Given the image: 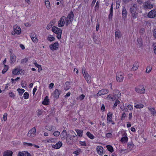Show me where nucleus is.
Returning a JSON list of instances; mask_svg holds the SVG:
<instances>
[{
  "instance_id": "16",
  "label": "nucleus",
  "mask_w": 156,
  "mask_h": 156,
  "mask_svg": "<svg viewBox=\"0 0 156 156\" xmlns=\"http://www.w3.org/2000/svg\"><path fill=\"white\" fill-rule=\"evenodd\" d=\"M147 16L148 17L153 18L156 16V11L153 10L150 11L148 13Z\"/></svg>"
},
{
  "instance_id": "18",
  "label": "nucleus",
  "mask_w": 156,
  "mask_h": 156,
  "mask_svg": "<svg viewBox=\"0 0 156 156\" xmlns=\"http://www.w3.org/2000/svg\"><path fill=\"white\" fill-rule=\"evenodd\" d=\"M96 149L97 152L99 155H102L103 154V148L102 146H98L97 147Z\"/></svg>"
},
{
  "instance_id": "26",
  "label": "nucleus",
  "mask_w": 156,
  "mask_h": 156,
  "mask_svg": "<svg viewBox=\"0 0 156 156\" xmlns=\"http://www.w3.org/2000/svg\"><path fill=\"white\" fill-rule=\"evenodd\" d=\"M139 67V64L137 62H135L133 65V67L132 68V70L133 71L136 70Z\"/></svg>"
},
{
  "instance_id": "41",
  "label": "nucleus",
  "mask_w": 156,
  "mask_h": 156,
  "mask_svg": "<svg viewBox=\"0 0 156 156\" xmlns=\"http://www.w3.org/2000/svg\"><path fill=\"white\" fill-rule=\"evenodd\" d=\"M81 150L80 149H78L76 151L73 152V154H75L76 156L79 155L80 153L81 152Z\"/></svg>"
},
{
  "instance_id": "17",
  "label": "nucleus",
  "mask_w": 156,
  "mask_h": 156,
  "mask_svg": "<svg viewBox=\"0 0 156 156\" xmlns=\"http://www.w3.org/2000/svg\"><path fill=\"white\" fill-rule=\"evenodd\" d=\"M52 31L56 34L62 32L61 29L57 27H53L52 28Z\"/></svg>"
},
{
  "instance_id": "34",
  "label": "nucleus",
  "mask_w": 156,
  "mask_h": 156,
  "mask_svg": "<svg viewBox=\"0 0 156 156\" xmlns=\"http://www.w3.org/2000/svg\"><path fill=\"white\" fill-rule=\"evenodd\" d=\"M48 97H45L44 101H43L42 104L44 105H47L48 104L49 100L48 99Z\"/></svg>"
},
{
  "instance_id": "63",
  "label": "nucleus",
  "mask_w": 156,
  "mask_h": 156,
  "mask_svg": "<svg viewBox=\"0 0 156 156\" xmlns=\"http://www.w3.org/2000/svg\"><path fill=\"white\" fill-rule=\"evenodd\" d=\"M24 156H32L27 151H25Z\"/></svg>"
},
{
  "instance_id": "9",
  "label": "nucleus",
  "mask_w": 156,
  "mask_h": 156,
  "mask_svg": "<svg viewBox=\"0 0 156 156\" xmlns=\"http://www.w3.org/2000/svg\"><path fill=\"white\" fill-rule=\"evenodd\" d=\"M82 72L83 76L87 83H90L91 79L90 76L85 70H84L83 72L82 71Z\"/></svg>"
},
{
  "instance_id": "3",
  "label": "nucleus",
  "mask_w": 156,
  "mask_h": 156,
  "mask_svg": "<svg viewBox=\"0 0 156 156\" xmlns=\"http://www.w3.org/2000/svg\"><path fill=\"white\" fill-rule=\"evenodd\" d=\"M143 7L144 9H150L153 8V5L151 3L149 0H147L143 3Z\"/></svg>"
},
{
  "instance_id": "29",
  "label": "nucleus",
  "mask_w": 156,
  "mask_h": 156,
  "mask_svg": "<svg viewBox=\"0 0 156 156\" xmlns=\"http://www.w3.org/2000/svg\"><path fill=\"white\" fill-rule=\"evenodd\" d=\"M21 71L20 69L15 68L12 71V73L13 74L16 75L20 73V71Z\"/></svg>"
},
{
  "instance_id": "49",
  "label": "nucleus",
  "mask_w": 156,
  "mask_h": 156,
  "mask_svg": "<svg viewBox=\"0 0 156 156\" xmlns=\"http://www.w3.org/2000/svg\"><path fill=\"white\" fill-rule=\"evenodd\" d=\"M29 95L28 93L27 92H26L23 94V97L25 99H27L29 98Z\"/></svg>"
},
{
  "instance_id": "4",
  "label": "nucleus",
  "mask_w": 156,
  "mask_h": 156,
  "mask_svg": "<svg viewBox=\"0 0 156 156\" xmlns=\"http://www.w3.org/2000/svg\"><path fill=\"white\" fill-rule=\"evenodd\" d=\"M66 139V142L68 144H72L73 142H75L77 140L76 139H73L72 136L69 134L67 135Z\"/></svg>"
},
{
  "instance_id": "2",
  "label": "nucleus",
  "mask_w": 156,
  "mask_h": 156,
  "mask_svg": "<svg viewBox=\"0 0 156 156\" xmlns=\"http://www.w3.org/2000/svg\"><path fill=\"white\" fill-rule=\"evenodd\" d=\"M74 17V14L72 11H71L68 15L66 17H65V23L66 26H68L72 23Z\"/></svg>"
},
{
  "instance_id": "60",
  "label": "nucleus",
  "mask_w": 156,
  "mask_h": 156,
  "mask_svg": "<svg viewBox=\"0 0 156 156\" xmlns=\"http://www.w3.org/2000/svg\"><path fill=\"white\" fill-rule=\"evenodd\" d=\"M9 97L12 98H14L15 96V94L12 92H10L9 93Z\"/></svg>"
},
{
  "instance_id": "32",
  "label": "nucleus",
  "mask_w": 156,
  "mask_h": 156,
  "mask_svg": "<svg viewBox=\"0 0 156 156\" xmlns=\"http://www.w3.org/2000/svg\"><path fill=\"white\" fill-rule=\"evenodd\" d=\"M121 37V32L119 31L115 32V39H118Z\"/></svg>"
},
{
  "instance_id": "30",
  "label": "nucleus",
  "mask_w": 156,
  "mask_h": 156,
  "mask_svg": "<svg viewBox=\"0 0 156 156\" xmlns=\"http://www.w3.org/2000/svg\"><path fill=\"white\" fill-rule=\"evenodd\" d=\"M148 109L151 112V114H152L153 115H156V112L155 109L154 108L150 107H148Z\"/></svg>"
},
{
  "instance_id": "19",
  "label": "nucleus",
  "mask_w": 156,
  "mask_h": 156,
  "mask_svg": "<svg viewBox=\"0 0 156 156\" xmlns=\"http://www.w3.org/2000/svg\"><path fill=\"white\" fill-rule=\"evenodd\" d=\"M16 60V56L13 53H11L10 54V63L12 64L14 63Z\"/></svg>"
},
{
  "instance_id": "25",
  "label": "nucleus",
  "mask_w": 156,
  "mask_h": 156,
  "mask_svg": "<svg viewBox=\"0 0 156 156\" xmlns=\"http://www.w3.org/2000/svg\"><path fill=\"white\" fill-rule=\"evenodd\" d=\"M12 151L8 150L4 152L3 156H12Z\"/></svg>"
},
{
  "instance_id": "62",
  "label": "nucleus",
  "mask_w": 156,
  "mask_h": 156,
  "mask_svg": "<svg viewBox=\"0 0 156 156\" xmlns=\"http://www.w3.org/2000/svg\"><path fill=\"white\" fill-rule=\"evenodd\" d=\"M151 69L150 67H148L147 68L146 71L147 73H150L151 71Z\"/></svg>"
},
{
  "instance_id": "48",
  "label": "nucleus",
  "mask_w": 156,
  "mask_h": 156,
  "mask_svg": "<svg viewBox=\"0 0 156 156\" xmlns=\"http://www.w3.org/2000/svg\"><path fill=\"white\" fill-rule=\"evenodd\" d=\"M120 103V101L118 100H116L114 104V106L113 107V109H115V107L117 106L118 104Z\"/></svg>"
},
{
  "instance_id": "42",
  "label": "nucleus",
  "mask_w": 156,
  "mask_h": 156,
  "mask_svg": "<svg viewBox=\"0 0 156 156\" xmlns=\"http://www.w3.org/2000/svg\"><path fill=\"white\" fill-rule=\"evenodd\" d=\"M23 144L24 146H27V147H32L33 145V144L32 143H26L25 142H24L23 143Z\"/></svg>"
},
{
  "instance_id": "52",
  "label": "nucleus",
  "mask_w": 156,
  "mask_h": 156,
  "mask_svg": "<svg viewBox=\"0 0 156 156\" xmlns=\"http://www.w3.org/2000/svg\"><path fill=\"white\" fill-rule=\"evenodd\" d=\"M153 36L154 38L156 40V29L153 30Z\"/></svg>"
},
{
  "instance_id": "54",
  "label": "nucleus",
  "mask_w": 156,
  "mask_h": 156,
  "mask_svg": "<svg viewBox=\"0 0 156 156\" xmlns=\"http://www.w3.org/2000/svg\"><path fill=\"white\" fill-rule=\"evenodd\" d=\"M85 95L84 94H81V95L79 98V99L80 101L82 100L84 98Z\"/></svg>"
},
{
  "instance_id": "27",
  "label": "nucleus",
  "mask_w": 156,
  "mask_h": 156,
  "mask_svg": "<svg viewBox=\"0 0 156 156\" xmlns=\"http://www.w3.org/2000/svg\"><path fill=\"white\" fill-rule=\"evenodd\" d=\"M67 134L66 131V130L64 129L62 132L60 136L62 139H64L66 138V136H67Z\"/></svg>"
},
{
  "instance_id": "56",
  "label": "nucleus",
  "mask_w": 156,
  "mask_h": 156,
  "mask_svg": "<svg viewBox=\"0 0 156 156\" xmlns=\"http://www.w3.org/2000/svg\"><path fill=\"white\" fill-rule=\"evenodd\" d=\"M99 3L98 1H97L96 2V5L95 6V10H96V9H98L99 7Z\"/></svg>"
},
{
  "instance_id": "51",
  "label": "nucleus",
  "mask_w": 156,
  "mask_h": 156,
  "mask_svg": "<svg viewBox=\"0 0 156 156\" xmlns=\"http://www.w3.org/2000/svg\"><path fill=\"white\" fill-rule=\"evenodd\" d=\"M53 134L54 136H57L60 134V132L58 131H56L53 133Z\"/></svg>"
},
{
  "instance_id": "21",
  "label": "nucleus",
  "mask_w": 156,
  "mask_h": 156,
  "mask_svg": "<svg viewBox=\"0 0 156 156\" xmlns=\"http://www.w3.org/2000/svg\"><path fill=\"white\" fill-rule=\"evenodd\" d=\"M60 93L58 89H55L53 92V96L56 98H58L59 97Z\"/></svg>"
},
{
  "instance_id": "12",
  "label": "nucleus",
  "mask_w": 156,
  "mask_h": 156,
  "mask_svg": "<svg viewBox=\"0 0 156 156\" xmlns=\"http://www.w3.org/2000/svg\"><path fill=\"white\" fill-rule=\"evenodd\" d=\"M108 92V89H102L99 90L97 93V96H100L102 95L107 94Z\"/></svg>"
},
{
  "instance_id": "44",
  "label": "nucleus",
  "mask_w": 156,
  "mask_h": 156,
  "mask_svg": "<svg viewBox=\"0 0 156 156\" xmlns=\"http://www.w3.org/2000/svg\"><path fill=\"white\" fill-rule=\"evenodd\" d=\"M45 4L46 7L48 9H49L50 7V5L49 2L48 0H45Z\"/></svg>"
},
{
  "instance_id": "43",
  "label": "nucleus",
  "mask_w": 156,
  "mask_h": 156,
  "mask_svg": "<svg viewBox=\"0 0 156 156\" xmlns=\"http://www.w3.org/2000/svg\"><path fill=\"white\" fill-rule=\"evenodd\" d=\"M128 138L127 136H125L122 137L121 139V141L122 143L127 142L128 141Z\"/></svg>"
},
{
  "instance_id": "15",
  "label": "nucleus",
  "mask_w": 156,
  "mask_h": 156,
  "mask_svg": "<svg viewBox=\"0 0 156 156\" xmlns=\"http://www.w3.org/2000/svg\"><path fill=\"white\" fill-rule=\"evenodd\" d=\"M113 94L114 98L116 99L119 98L121 96V93L120 92L116 89H115L113 91Z\"/></svg>"
},
{
  "instance_id": "64",
  "label": "nucleus",
  "mask_w": 156,
  "mask_h": 156,
  "mask_svg": "<svg viewBox=\"0 0 156 156\" xmlns=\"http://www.w3.org/2000/svg\"><path fill=\"white\" fill-rule=\"evenodd\" d=\"M153 46H154V52L156 55V43L153 44Z\"/></svg>"
},
{
  "instance_id": "23",
  "label": "nucleus",
  "mask_w": 156,
  "mask_h": 156,
  "mask_svg": "<svg viewBox=\"0 0 156 156\" xmlns=\"http://www.w3.org/2000/svg\"><path fill=\"white\" fill-rule=\"evenodd\" d=\"M70 83L69 82L67 81L65 83L64 86V89L65 90H67L70 88Z\"/></svg>"
},
{
  "instance_id": "53",
  "label": "nucleus",
  "mask_w": 156,
  "mask_h": 156,
  "mask_svg": "<svg viewBox=\"0 0 156 156\" xmlns=\"http://www.w3.org/2000/svg\"><path fill=\"white\" fill-rule=\"evenodd\" d=\"M25 151L20 152L18 155V156H24Z\"/></svg>"
},
{
  "instance_id": "22",
  "label": "nucleus",
  "mask_w": 156,
  "mask_h": 156,
  "mask_svg": "<svg viewBox=\"0 0 156 156\" xmlns=\"http://www.w3.org/2000/svg\"><path fill=\"white\" fill-rule=\"evenodd\" d=\"M112 114L110 112H109L108 113L107 119V123L110 122L112 121Z\"/></svg>"
},
{
  "instance_id": "50",
  "label": "nucleus",
  "mask_w": 156,
  "mask_h": 156,
  "mask_svg": "<svg viewBox=\"0 0 156 156\" xmlns=\"http://www.w3.org/2000/svg\"><path fill=\"white\" fill-rule=\"evenodd\" d=\"M45 129L49 131H51L53 129V126H47L45 127Z\"/></svg>"
},
{
  "instance_id": "31",
  "label": "nucleus",
  "mask_w": 156,
  "mask_h": 156,
  "mask_svg": "<svg viewBox=\"0 0 156 156\" xmlns=\"http://www.w3.org/2000/svg\"><path fill=\"white\" fill-rule=\"evenodd\" d=\"M75 131L77 133L78 136L81 137L83 135V131L81 129H75Z\"/></svg>"
},
{
  "instance_id": "5",
  "label": "nucleus",
  "mask_w": 156,
  "mask_h": 156,
  "mask_svg": "<svg viewBox=\"0 0 156 156\" xmlns=\"http://www.w3.org/2000/svg\"><path fill=\"white\" fill-rule=\"evenodd\" d=\"M124 73L120 72H118L116 75V80L117 81L120 82L123 81L124 79Z\"/></svg>"
},
{
  "instance_id": "35",
  "label": "nucleus",
  "mask_w": 156,
  "mask_h": 156,
  "mask_svg": "<svg viewBox=\"0 0 156 156\" xmlns=\"http://www.w3.org/2000/svg\"><path fill=\"white\" fill-rule=\"evenodd\" d=\"M106 147L108 150L110 152L112 153L114 151L113 147L110 145H107L106 146Z\"/></svg>"
},
{
  "instance_id": "11",
  "label": "nucleus",
  "mask_w": 156,
  "mask_h": 156,
  "mask_svg": "<svg viewBox=\"0 0 156 156\" xmlns=\"http://www.w3.org/2000/svg\"><path fill=\"white\" fill-rule=\"evenodd\" d=\"M59 44L58 42H55L53 44H51L49 45L50 49L52 51L57 50L58 48Z\"/></svg>"
},
{
  "instance_id": "37",
  "label": "nucleus",
  "mask_w": 156,
  "mask_h": 156,
  "mask_svg": "<svg viewBox=\"0 0 156 156\" xmlns=\"http://www.w3.org/2000/svg\"><path fill=\"white\" fill-rule=\"evenodd\" d=\"M17 90L19 94L20 95H22L25 91L23 89L18 88Z\"/></svg>"
},
{
  "instance_id": "40",
  "label": "nucleus",
  "mask_w": 156,
  "mask_h": 156,
  "mask_svg": "<svg viewBox=\"0 0 156 156\" xmlns=\"http://www.w3.org/2000/svg\"><path fill=\"white\" fill-rule=\"evenodd\" d=\"M86 134L87 136L91 139H94V136L91 133H90L89 132H87Z\"/></svg>"
},
{
  "instance_id": "58",
  "label": "nucleus",
  "mask_w": 156,
  "mask_h": 156,
  "mask_svg": "<svg viewBox=\"0 0 156 156\" xmlns=\"http://www.w3.org/2000/svg\"><path fill=\"white\" fill-rule=\"evenodd\" d=\"M127 107L130 110H132L133 108V105H128L127 106Z\"/></svg>"
},
{
  "instance_id": "7",
  "label": "nucleus",
  "mask_w": 156,
  "mask_h": 156,
  "mask_svg": "<svg viewBox=\"0 0 156 156\" xmlns=\"http://www.w3.org/2000/svg\"><path fill=\"white\" fill-rule=\"evenodd\" d=\"M135 90L136 92L140 94H144L145 93L144 88V87L141 88V86H137L135 87Z\"/></svg>"
},
{
  "instance_id": "20",
  "label": "nucleus",
  "mask_w": 156,
  "mask_h": 156,
  "mask_svg": "<svg viewBox=\"0 0 156 156\" xmlns=\"http://www.w3.org/2000/svg\"><path fill=\"white\" fill-rule=\"evenodd\" d=\"M62 145V143L61 142L59 141L55 145H52V147L55 149H58L61 147Z\"/></svg>"
},
{
  "instance_id": "39",
  "label": "nucleus",
  "mask_w": 156,
  "mask_h": 156,
  "mask_svg": "<svg viewBox=\"0 0 156 156\" xmlns=\"http://www.w3.org/2000/svg\"><path fill=\"white\" fill-rule=\"evenodd\" d=\"M8 66L4 64V68L2 71V74H4L8 70Z\"/></svg>"
},
{
  "instance_id": "61",
  "label": "nucleus",
  "mask_w": 156,
  "mask_h": 156,
  "mask_svg": "<svg viewBox=\"0 0 156 156\" xmlns=\"http://www.w3.org/2000/svg\"><path fill=\"white\" fill-rule=\"evenodd\" d=\"M120 2L119 1H118L116 2V8L117 9H118L119 8V7L120 6Z\"/></svg>"
},
{
  "instance_id": "33",
  "label": "nucleus",
  "mask_w": 156,
  "mask_h": 156,
  "mask_svg": "<svg viewBox=\"0 0 156 156\" xmlns=\"http://www.w3.org/2000/svg\"><path fill=\"white\" fill-rule=\"evenodd\" d=\"M57 138H54L49 139L47 141V142L49 143H56L57 142Z\"/></svg>"
},
{
  "instance_id": "13",
  "label": "nucleus",
  "mask_w": 156,
  "mask_h": 156,
  "mask_svg": "<svg viewBox=\"0 0 156 156\" xmlns=\"http://www.w3.org/2000/svg\"><path fill=\"white\" fill-rule=\"evenodd\" d=\"M15 27H14V30L12 32V34L13 35H15L16 34H20L21 32V28L18 27H16V28H15Z\"/></svg>"
},
{
  "instance_id": "6",
  "label": "nucleus",
  "mask_w": 156,
  "mask_h": 156,
  "mask_svg": "<svg viewBox=\"0 0 156 156\" xmlns=\"http://www.w3.org/2000/svg\"><path fill=\"white\" fill-rule=\"evenodd\" d=\"M36 130L35 127H33L30 129L29 131L28 134V136L30 137H34L35 136Z\"/></svg>"
},
{
  "instance_id": "46",
  "label": "nucleus",
  "mask_w": 156,
  "mask_h": 156,
  "mask_svg": "<svg viewBox=\"0 0 156 156\" xmlns=\"http://www.w3.org/2000/svg\"><path fill=\"white\" fill-rule=\"evenodd\" d=\"M28 59L27 58H25L21 60V64H23L27 62L28 61Z\"/></svg>"
},
{
  "instance_id": "38",
  "label": "nucleus",
  "mask_w": 156,
  "mask_h": 156,
  "mask_svg": "<svg viewBox=\"0 0 156 156\" xmlns=\"http://www.w3.org/2000/svg\"><path fill=\"white\" fill-rule=\"evenodd\" d=\"M114 98L112 96V95L109 94L108 96L106 98V99L110 101H113L115 100Z\"/></svg>"
},
{
  "instance_id": "28",
  "label": "nucleus",
  "mask_w": 156,
  "mask_h": 156,
  "mask_svg": "<svg viewBox=\"0 0 156 156\" xmlns=\"http://www.w3.org/2000/svg\"><path fill=\"white\" fill-rule=\"evenodd\" d=\"M113 16V3H112L110 9V12L108 16V17L109 19H111Z\"/></svg>"
},
{
  "instance_id": "45",
  "label": "nucleus",
  "mask_w": 156,
  "mask_h": 156,
  "mask_svg": "<svg viewBox=\"0 0 156 156\" xmlns=\"http://www.w3.org/2000/svg\"><path fill=\"white\" fill-rule=\"evenodd\" d=\"M34 64L35 65V66L38 68V72H40L42 70V67L41 65L38 64L37 63H34Z\"/></svg>"
},
{
  "instance_id": "57",
  "label": "nucleus",
  "mask_w": 156,
  "mask_h": 156,
  "mask_svg": "<svg viewBox=\"0 0 156 156\" xmlns=\"http://www.w3.org/2000/svg\"><path fill=\"white\" fill-rule=\"evenodd\" d=\"M80 144L82 146H86V143L85 141H80Z\"/></svg>"
},
{
  "instance_id": "10",
  "label": "nucleus",
  "mask_w": 156,
  "mask_h": 156,
  "mask_svg": "<svg viewBox=\"0 0 156 156\" xmlns=\"http://www.w3.org/2000/svg\"><path fill=\"white\" fill-rule=\"evenodd\" d=\"M65 16H62L59 20L58 22V26L59 27H63L65 23Z\"/></svg>"
},
{
  "instance_id": "1",
  "label": "nucleus",
  "mask_w": 156,
  "mask_h": 156,
  "mask_svg": "<svg viewBox=\"0 0 156 156\" xmlns=\"http://www.w3.org/2000/svg\"><path fill=\"white\" fill-rule=\"evenodd\" d=\"M136 4H134L130 7V12L131 14V18L132 22L133 23L134 20L137 17L138 11Z\"/></svg>"
},
{
  "instance_id": "55",
  "label": "nucleus",
  "mask_w": 156,
  "mask_h": 156,
  "mask_svg": "<svg viewBox=\"0 0 156 156\" xmlns=\"http://www.w3.org/2000/svg\"><path fill=\"white\" fill-rule=\"evenodd\" d=\"M7 113H5L3 116V119L4 121L6 120L7 119Z\"/></svg>"
},
{
  "instance_id": "47",
  "label": "nucleus",
  "mask_w": 156,
  "mask_h": 156,
  "mask_svg": "<svg viewBox=\"0 0 156 156\" xmlns=\"http://www.w3.org/2000/svg\"><path fill=\"white\" fill-rule=\"evenodd\" d=\"M47 39L48 41L51 42L55 40V38L53 37H48Z\"/></svg>"
},
{
  "instance_id": "8",
  "label": "nucleus",
  "mask_w": 156,
  "mask_h": 156,
  "mask_svg": "<svg viewBox=\"0 0 156 156\" xmlns=\"http://www.w3.org/2000/svg\"><path fill=\"white\" fill-rule=\"evenodd\" d=\"M134 146V144L132 143H131L130 144H128V148L125 149H121L120 151V153L123 152V151H124V153H126L129 152L130 151H131L132 149L133 148Z\"/></svg>"
},
{
  "instance_id": "36",
  "label": "nucleus",
  "mask_w": 156,
  "mask_h": 156,
  "mask_svg": "<svg viewBox=\"0 0 156 156\" xmlns=\"http://www.w3.org/2000/svg\"><path fill=\"white\" fill-rule=\"evenodd\" d=\"M134 107L136 108H142L144 107V105L141 103H139L136 105Z\"/></svg>"
},
{
  "instance_id": "59",
  "label": "nucleus",
  "mask_w": 156,
  "mask_h": 156,
  "mask_svg": "<svg viewBox=\"0 0 156 156\" xmlns=\"http://www.w3.org/2000/svg\"><path fill=\"white\" fill-rule=\"evenodd\" d=\"M62 32L60 33H59L58 34H57V37L58 39H60L61 38V36L62 35Z\"/></svg>"
},
{
  "instance_id": "24",
  "label": "nucleus",
  "mask_w": 156,
  "mask_h": 156,
  "mask_svg": "<svg viewBox=\"0 0 156 156\" xmlns=\"http://www.w3.org/2000/svg\"><path fill=\"white\" fill-rule=\"evenodd\" d=\"M30 37L32 41L34 42L37 43V39L35 34H31L30 35Z\"/></svg>"
},
{
  "instance_id": "14",
  "label": "nucleus",
  "mask_w": 156,
  "mask_h": 156,
  "mask_svg": "<svg viewBox=\"0 0 156 156\" xmlns=\"http://www.w3.org/2000/svg\"><path fill=\"white\" fill-rule=\"evenodd\" d=\"M122 15L123 19L124 20L126 19L127 16V11L124 6L122 7Z\"/></svg>"
}]
</instances>
